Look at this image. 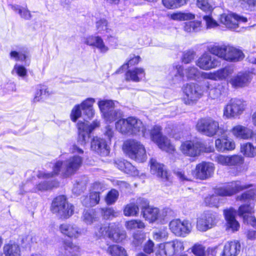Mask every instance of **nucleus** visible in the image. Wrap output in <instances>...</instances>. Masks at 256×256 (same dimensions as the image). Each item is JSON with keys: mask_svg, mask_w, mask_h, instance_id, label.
<instances>
[{"mask_svg": "<svg viewBox=\"0 0 256 256\" xmlns=\"http://www.w3.org/2000/svg\"><path fill=\"white\" fill-rule=\"evenodd\" d=\"M101 212L104 218L106 220L112 219L119 215L118 212L115 211L112 208H102L101 209Z\"/></svg>", "mask_w": 256, "mask_h": 256, "instance_id": "obj_51", "label": "nucleus"}, {"mask_svg": "<svg viewBox=\"0 0 256 256\" xmlns=\"http://www.w3.org/2000/svg\"><path fill=\"white\" fill-rule=\"evenodd\" d=\"M216 80H225L234 72V68L231 66H226L215 71Z\"/></svg>", "mask_w": 256, "mask_h": 256, "instance_id": "obj_39", "label": "nucleus"}, {"mask_svg": "<svg viewBox=\"0 0 256 256\" xmlns=\"http://www.w3.org/2000/svg\"><path fill=\"white\" fill-rule=\"evenodd\" d=\"M214 169V164L202 162L198 164L194 170L191 171L190 173L188 170H175L174 172L181 181H190L192 177L204 180L212 176Z\"/></svg>", "mask_w": 256, "mask_h": 256, "instance_id": "obj_4", "label": "nucleus"}, {"mask_svg": "<svg viewBox=\"0 0 256 256\" xmlns=\"http://www.w3.org/2000/svg\"><path fill=\"white\" fill-rule=\"evenodd\" d=\"M102 191V184L99 182L94 183L92 186V190L90 192L89 198H85L82 200L83 204L87 206H92L97 204L100 200V193Z\"/></svg>", "mask_w": 256, "mask_h": 256, "instance_id": "obj_23", "label": "nucleus"}, {"mask_svg": "<svg viewBox=\"0 0 256 256\" xmlns=\"http://www.w3.org/2000/svg\"><path fill=\"white\" fill-rule=\"evenodd\" d=\"M169 227L172 233L180 236H184L188 234L192 228L191 224L188 220H181L180 219L172 220L169 224Z\"/></svg>", "mask_w": 256, "mask_h": 256, "instance_id": "obj_21", "label": "nucleus"}, {"mask_svg": "<svg viewBox=\"0 0 256 256\" xmlns=\"http://www.w3.org/2000/svg\"><path fill=\"white\" fill-rule=\"evenodd\" d=\"M184 74L188 80H196L201 75V72L194 66H190L184 70Z\"/></svg>", "mask_w": 256, "mask_h": 256, "instance_id": "obj_44", "label": "nucleus"}, {"mask_svg": "<svg viewBox=\"0 0 256 256\" xmlns=\"http://www.w3.org/2000/svg\"><path fill=\"white\" fill-rule=\"evenodd\" d=\"M96 26L98 33L107 35L108 40L110 38H114V36H112V30L106 19L100 18L98 20L96 23Z\"/></svg>", "mask_w": 256, "mask_h": 256, "instance_id": "obj_34", "label": "nucleus"}, {"mask_svg": "<svg viewBox=\"0 0 256 256\" xmlns=\"http://www.w3.org/2000/svg\"><path fill=\"white\" fill-rule=\"evenodd\" d=\"M140 58L139 56H134L126 64H123L118 70L116 73H119L121 70L127 69L130 66H132L138 64L140 60Z\"/></svg>", "mask_w": 256, "mask_h": 256, "instance_id": "obj_58", "label": "nucleus"}, {"mask_svg": "<svg viewBox=\"0 0 256 256\" xmlns=\"http://www.w3.org/2000/svg\"><path fill=\"white\" fill-rule=\"evenodd\" d=\"M203 20L205 22L207 29L214 28L218 26V22L210 15L204 16Z\"/></svg>", "mask_w": 256, "mask_h": 256, "instance_id": "obj_59", "label": "nucleus"}, {"mask_svg": "<svg viewBox=\"0 0 256 256\" xmlns=\"http://www.w3.org/2000/svg\"><path fill=\"white\" fill-rule=\"evenodd\" d=\"M33 242V236L31 234H25L22 236L21 243L24 247L30 246Z\"/></svg>", "mask_w": 256, "mask_h": 256, "instance_id": "obj_64", "label": "nucleus"}, {"mask_svg": "<svg viewBox=\"0 0 256 256\" xmlns=\"http://www.w3.org/2000/svg\"><path fill=\"white\" fill-rule=\"evenodd\" d=\"M220 198L217 195H212L206 196L204 199V202L209 206H218Z\"/></svg>", "mask_w": 256, "mask_h": 256, "instance_id": "obj_57", "label": "nucleus"}, {"mask_svg": "<svg viewBox=\"0 0 256 256\" xmlns=\"http://www.w3.org/2000/svg\"><path fill=\"white\" fill-rule=\"evenodd\" d=\"M118 196V191L115 189H112L108 193L105 198L106 203L108 205L114 204L117 200Z\"/></svg>", "mask_w": 256, "mask_h": 256, "instance_id": "obj_52", "label": "nucleus"}, {"mask_svg": "<svg viewBox=\"0 0 256 256\" xmlns=\"http://www.w3.org/2000/svg\"><path fill=\"white\" fill-rule=\"evenodd\" d=\"M186 0H162L164 6L169 9L176 8L186 4Z\"/></svg>", "mask_w": 256, "mask_h": 256, "instance_id": "obj_47", "label": "nucleus"}, {"mask_svg": "<svg viewBox=\"0 0 256 256\" xmlns=\"http://www.w3.org/2000/svg\"><path fill=\"white\" fill-rule=\"evenodd\" d=\"M220 21L226 28L236 32H241L244 28L247 22L246 18L240 16L234 13L223 14L220 16Z\"/></svg>", "mask_w": 256, "mask_h": 256, "instance_id": "obj_10", "label": "nucleus"}, {"mask_svg": "<svg viewBox=\"0 0 256 256\" xmlns=\"http://www.w3.org/2000/svg\"><path fill=\"white\" fill-rule=\"evenodd\" d=\"M240 152L246 157L254 158L256 156V146L250 142H245L240 145Z\"/></svg>", "mask_w": 256, "mask_h": 256, "instance_id": "obj_38", "label": "nucleus"}, {"mask_svg": "<svg viewBox=\"0 0 256 256\" xmlns=\"http://www.w3.org/2000/svg\"><path fill=\"white\" fill-rule=\"evenodd\" d=\"M196 130L202 134L213 136L216 135L220 128L218 122L212 118H204L199 120L196 125Z\"/></svg>", "mask_w": 256, "mask_h": 256, "instance_id": "obj_15", "label": "nucleus"}, {"mask_svg": "<svg viewBox=\"0 0 256 256\" xmlns=\"http://www.w3.org/2000/svg\"><path fill=\"white\" fill-rule=\"evenodd\" d=\"M62 256H79L80 248L70 240H64L62 246L59 250Z\"/></svg>", "mask_w": 256, "mask_h": 256, "instance_id": "obj_29", "label": "nucleus"}, {"mask_svg": "<svg viewBox=\"0 0 256 256\" xmlns=\"http://www.w3.org/2000/svg\"><path fill=\"white\" fill-rule=\"evenodd\" d=\"M172 212L170 209L166 208L160 211L156 208L148 207L142 212L143 217L150 222H154L157 220H162L168 216Z\"/></svg>", "mask_w": 256, "mask_h": 256, "instance_id": "obj_18", "label": "nucleus"}, {"mask_svg": "<svg viewBox=\"0 0 256 256\" xmlns=\"http://www.w3.org/2000/svg\"><path fill=\"white\" fill-rule=\"evenodd\" d=\"M212 160L220 164L228 166L229 156L216 154Z\"/></svg>", "mask_w": 256, "mask_h": 256, "instance_id": "obj_55", "label": "nucleus"}, {"mask_svg": "<svg viewBox=\"0 0 256 256\" xmlns=\"http://www.w3.org/2000/svg\"><path fill=\"white\" fill-rule=\"evenodd\" d=\"M114 134V132L111 126H106L104 134L105 136H107V138L104 139L98 136L94 137L91 142L92 149L102 156L108 155L110 152L108 144L110 143Z\"/></svg>", "mask_w": 256, "mask_h": 256, "instance_id": "obj_6", "label": "nucleus"}, {"mask_svg": "<svg viewBox=\"0 0 256 256\" xmlns=\"http://www.w3.org/2000/svg\"><path fill=\"white\" fill-rule=\"evenodd\" d=\"M126 228L128 230L136 228H144L145 227L144 223L140 220H131L128 221L125 224Z\"/></svg>", "mask_w": 256, "mask_h": 256, "instance_id": "obj_50", "label": "nucleus"}, {"mask_svg": "<svg viewBox=\"0 0 256 256\" xmlns=\"http://www.w3.org/2000/svg\"><path fill=\"white\" fill-rule=\"evenodd\" d=\"M12 10L16 12H18L22 18L28 20L31 18V14L26 8H21L18 6H12Z\"/></svg>", "mask_w": 256, "mask_h": 256, "instance_id": "obj_56", "label": "nucleus"}, {"mask_svg": "<svg viewBox=\"0 0 256 256\" xmlns=\"http://www.w3.org/2000/svg\"><path fill=\"white\" fill-rule=\"evenodd\" d=\"M184 242L180 240L175 239L158 245L156 250L157 256H172L182 252L184 250Z\"/></svg>", "mask_w": 256, "mask_h": 256, "instance_id": "obj_11", "label": "nucleus"}, {"mask_svg": "<svg viewBox=\"0 0 256 256\" xmlns=\"http://www.w3.org/2000/svg\"><path fill=\"white\" fill-rule=\"evenodd\" d=\"M182 90L184 94V102L187 105H193L203 96L204 88L196 83L186 84L184 86Z\"/></svg>", "mask_w": 256, "mask_h": 256, "instance_id": "obj_8", "label": "nucleus"}, {"mask_svg": "<svg viewBox=\"0 0 256 256\" xmlns=\"http://www.w3.org/2000/svg\"><path fill=\"white\" fill-rule=\"evenodd\" d=\"M10 55L11 58H14L16 61H24L29 57L28 52L27 49L25 48H23L18 52L12 51Z\"/></svg>", "mask_w": 256, "mask_h": 256, "instance_id": "obj_43", "label": "nucleus"}, {"mask_svg": "<svg viewBox=\"0 0 256 256\" xmlns=\"http://www.w3.org/2000/svg\"><path fill=\"white\" fill-rule=\"evenodd\" d=\"M81 106L80 104L76 105L72 109L70 113V118L72 121L76 122L82 115Z\"/></svg>", "mask_w": 256, "mask_h": 256, "instance_id": "obj_60", "label": "nucleus"}, {"mask_svg": "<svg viewBox=\"0 0 256 256\" xmlns=\"http://www.w3.org/2000/svg\"><path fill=\"white\" fill-rule=\"evenodd\" d=\"M168 233L166 228L160 229L157 232H154V238L158 241H160L167 238Z\"/></svg>", "mask_w": 256, "mask_h": 256, "instance_id": "obj_62", "label": "nucleus"}, {"mask_svg": "<svg viewBox=\"0 0 256 256\" xmlns=\"http://www.w3.org/2000/svg\"><path fill=\"white\" fill-rule=\"evenodd\" d=\"M82 218L86 224H90L98 220L96 212L92 209L84 210L83 212Z\"/></svg>", "mask_w": 256, "mask_h": 256, "instance_id": "obj_40", "label": "nucleus"}, {"mask_svg": "<svg viewBox=\"0 0 256 256\" xmlns=\"http://www.w3.org/2000/svg\"><path fill=\"white\" fill-rule=\"evenodd\" d=\"M208 50L212 54L229 62H236L244 58L242 52L236 48L226 45H211Z\"/></svg>", "mask_w": 256, "mask_h": 256, "instance_id": "obj_5", "label": "nucleus"}, {"mask_svg": "<svg viewBox=\"0 0 256 256\" xmlns=\"http://www.w3.org/2000/svg\"><path fill=\"white\" fill-rule=\"evenodd\" d=\"M51 210L61 218L67 219L73 214L74 208L68 202L65 196H60L53 200Z\"/></svg>", "mask_w": 256, "mask_h": 256, "instance_id": "obj_7", "label": "nucleus"}, {"mask_svg": "<svg viewBox=\"0 0 256 256\" xmlns=\"http://www.w3.org/2000/svg\"><path fill=\"white\" fill-rule=\"evenodd\" d=\"M96 236L98 238L108 236L110 239L116 242H122L126 238V232L120 230L115 224H110L108 226H104L95 232Z\"/></svg>", "mask_w": 256, "mask_h": 256, "instance_id": "obj_12", "label": "nucleus"}, {"mask_svg": "<svg viewBox=\"0 0 256 256\" xmlns=\"http://www.w3.org/2000/svg\"><path fill=\"white\" fill-rule=\"evenodd\" d=\"M204 148L203 143L200 141L186 140L181 144L180 150L186 156L196 157L200 154Z\"/></svg>", "mask_w": 256, "mask_h": 256, "instance_id": "obj_17", "label": "nucleus"}, {"mask_svg": "<svg viewBox=\"0 0 256 256\" xmlns=\"http://www.w3.org/2000/svg\"><path fill=\"white\" fill-rule=\"evenodd\" d=\"M84 42L88 46L96 47L103 54L106 53L109 50L102 38L99 36H89L84 39Z\"/></svg>", "mask_w": 256, "mask_h": 256, "instance_id": "obj_30", "label": "nucleus"}, {"mask_svg": "<svg viewBox=\"0 0 256 256\" xmlns=\"http://www.w3.org/2000/svg\"><path fill=\"white\" fill-rule=\"evenodd\" d=\"M252 186V184H242L240 181L232 182L223 187L218 188L216 194L220 196H230Z\"/></svg>", "mask_w": 256, "mask_h": 256, "instance_id": "obj_19", "label": "nucleus"}, {"mask_svg": "<svg viewBox=\"0 0 256 256\" xmlns=\"http://www.w3.org/2000/svg\"><path fill=\"white\" fill-rule=\"evenodd\" d=\"M16 72L18 76L24 78L27 74L26 68L22 66L16 64L12 70V74Z\"/></svg>", "mask_w": 256, "mask_h": 256, "instance_id": "obj_63", "label": "nucleus"}, {"mask_svg": "<svg viewBox=\"0 0 256 256\" xmlns=\"http://www.w3.org/2000/svg\"><path fill=\"white\" fill-rule=\"evenodd\" d=\"M225 219L226 221V228L228 230H231L233 232L238 231L240 224L236 220L235 216L236 212L233 208H230L224 210Z\"/></svg>", "mask_w": 256, "mask_h": 256, "instance_id": "obj_28", "label": "nucleus"}, {"mask_svg": "<svg viewBox=\"0 0 256 256\" xmlns=\"http://www.w3.org/2000/svg\"><path fill=\"white\" fill-rule=\"evenodd\" d=\"M116 128L118 131L124 134L136 135L142 134L146 138L149 136L161 150L172 153L174 150V146L170 140L161 133V128L154 126L150 132L142 120L136 117L130 116L126 118H121L116 122Z\"/></svg>", "mask_w": 256, "mask_h": 256, "instance_id": "obj_1", "label": "nucleus"}, {"mask_svg": "<svg viewBox=\"0 0 256 256\" xmlns=\"http://www.w3.org/2000/svg\"><path fill=\"white\" fill-rule=\"evenodd\" d=\"M252 78L248 72H240L232 77L228 81L234 88H240L246 86L250 82Z\"/></svg>", "mask_w": 256, "mask_h": 256, "instance_id": "obj_25", "label": "nucleus"}, {"mask_svg": "<svg viewBox=\"0 0 256 256\" xmlns=\"http://www.w3.org/2000/svg\"><path fill=\"white\" fill-rule=\"evenodd\" d=\"M218 215L211 212H204L197 219L196 228L200 232H206L214 227L218 221Z\"/></svg>", "mask_w": 256, "mask_h": 256, "instance_id": "obj_16", "label": "nucleus"}, {"mask_svg": "<svg viewBox=\"0 0 256 256\" xmlns=\"http://www.w3.org/2000/svg\"><path fill=\"white\" fill-rule=\"evenodd\" d=\"M197 6L204 12H210L212 10V6L208 3V0H198Z\"/></svg>", "mask_w": 256, "mask_h": 256, "instance_id": "obj_61", "label": "nucleus"}, {"mask_svg": "<svg viewBox=\"0 0 256 256\" xmlns=\"http://www.w3.org/2000/svg\"><path fill=\"white\" fill-rule=\"evenodd\" d=\"M245 102L238 98L230 100L224 108V116L227 118H235L241 115L246 108Z\"/></svg>", "mask_w": 256, "mask_h": 256, "instance_id": "obj_13", "label": "nucleus"}, {"mask_svg": "<svg viewBox=\"0 0 256 256\" xmlns=\"http://www.w3.org/2000/svg\"><path fill=\"white\" fill-rule=\"evenodd\" d=\"M70 152L76 154L69 157L64 161H57L53 166L52 172H40L38 176L39 178L48 179L58 174L66 178L74 174L82 164L84 150L74 144L71 147Z\"/></svg>", "mask_w": 256, "mask_h": 256, "instance_id": "obj_2", "label": "nucleus"}, {"mask_svg": "<svg viewBox=\"0 0 256 256\" xmlns=\"http://www.w3.org/2000/svg\"><path fill=\"white\" fill-rule=\"evenodd\" d=\"M244 162V158L240 155L229 156L228 166H240Z\"/></svg>", "mask_w": 256, "mask_h": 256, "instance_id": "obj_48", "label": "nucleus"}, {"mask_svg": "<svg viewBox=\"0 0 256 256\" xmlns=\"http://www.w3.org/2000/svg\"><path fill=\"white\" fill-rule=\"evenodd\" d=\"M124 146L131 158L138 162H144L146 160L144 148L138 142L134 140H128L125 142Z\"/></svg>", "mask_w": 256, "mask_h": 256, "instance_id": "obj_14", "label": "nucleus"}, {"mask_svg": "<svg viewBox=\"0 0 256 256\" xmlns=\"http://www.w3.org/2000/svg\"><path fill=\"white\" fill-rule=\"evenodd\" d=\"M139 212V208L134 203L128 204L124 210V214L127 216H136Z\"/></svg>", "mask_w": 256, "mask_h": 256, "instance_id": "obj_46", "label": "nucleus"}, {"mask_svg": "<svg viewBox=\"0 0 256 256\" xmlns=\"http://www.w3.org/2000/svg\"><path fill=\"white\" fill-rule=\"evenodd\" d=\"M145 76V72L142 68H134L128 70L126 74V80L127 81L132 80L138 82Z\"/></svg>", "mask_w": 256, "mask_h": 256, "instance_id": "obj_36", "label": "nucleus"}, {"mask_svg": "<svg viewBox=\"0 0 256 256\" xmlns=\"http://www.w3.org/2000/svg\"><path fill=\"white\" fill-rule=\"evenodd\" d=\"M150 163L152 174L160 178L163 181H168L169 180L168 172L163 164L158 162L154 158H152Z\"/></svg>", "mask_w": 256, "mask_h": 256, "instance_id": "obj_27", "label": "nucleus"}, {"mask_svg": "<svg viewBox=\"0 0 256 256\" xmlns=\"http://www.w3.org/2000/svg\"><path fill=\"white\" fill-rule=\"evenodd\" d=\"M99 125L100 124L98 122H94L90 124H89L88 122H78V142L81 144L84 145L88 142L90 133Z\"/></svg>", "mask_w": 256, "mask_h": 256, "instance_id": "obj_20", "label": "nucleus"}, {"mask_svg": "<svg viewBox=\"0 0 256 256\" xmlns=\"http://www.w3.org/2000/svg\"><path fill=\"white\" fill-rule=\"evenodd\" d=\"M191 250L196 256H206L205 247L200 244H195L192 247Z\"/></svg>", "mask_w": 256, "mask_h": 256, "instance_id": "obj_54", "label": "nucleus"}, {"mask_svg": "<svg viewBox=\"0 0 256 256\" xmlns=\"http://www.w3.org/2000/svg\"><path fill=\"white\" fill-rule=\"evenodd\" d=\"M196 64L202 70H208L217 68L220 66V62L216 58L205 52L198 58Z\"/></svg>", "mask_w": 256, "mask_h": 256, "instance_id": "obj_22", "label": "nucleus"}, {"mask_svg": "<svg viewBox=\"0 0 256 256\" xmlns=\"http://www.w3.org/2000/svg\"><path fill=\"white\" fill-rule=\"evenodd\" d=\"M95 99L94 98H88L84 100L80 105L84 111V115L87 116L88 118H92L94 114V111L92 108L95 102Z\"/></svg>", "mask_w": 256, "mask_h": 256, "instance_id": "obj_37", "label": "nucleus"}, {"mask_svg": "<svg viewBox=\"0 0 256 256\" xmlns=\"http://www.w3.org/2000/svg\"><path fill=\"white\" fill-rule=\"evenodd\" d=\"M256 195L255 190H251L237 198L238 200L246 203L239 207L238 212V216L243 218L244 223L250 224L255 228H256V218L252 214L254 212V200Z\"/></svg>", "mask_w": 256, "mask_h": 256, "instance_id": "obj_3", "label": "nucleus"}, {"mask_svg": "<svg viewBox=\"0 0 256 256\" xmlns=\"http://www.w3.org/2000/svg\"><path fill=\"white\" fill-rule=\"evenodd\" d=\"M170 18L174 20H188L194 19L195 15L190 12H180L172 14Z\"/></svg>", "mask_w": 256, "mask_h": 256, "instance_id": "obj_41", "label": "nucleus"}, {"mask_svg": "<svg viewBox=\"0 0 256 256\" xmlns=\"http://www.w3.org/2000/svg\"><path fill=\"white\" fill-rule=\"evenodd\" d=\"M59 229L63 235L70 238H77L82 232V230L74 224H62L60 225Z\"/></svg>", "mask_w": 256, "mask_h": 256, "instance_id": "obj_24", "label": "nucleus"}, {"mask_svg": "<svg viewBox=\"0 0 256 256\" xmlns=\"http://www.w3.org/2000/svg\"><path fill=\"white\" fill-rule=\"evenodd\" d=\"M215 146L218 151L224 152L234 150L236 144L233 140L226 138L216 139L215 140Z\"/></svg>", "mask_w": 256, "mask_h": 256, "instance_id": "obj_32", "label": "nucleus"}, {"mask_svg": "<svg viewBox=\"0 0 256 256\" xmlns=\"http://www.w3.org/2000/svg\"><path fill=\"white\" fill-rule=\"evenodd\" d=\"M117 102L112 100H100L98 104L104 120L109 122H113L122 116L121 112L116 110L115 104Z\"/></svg>", "mask_w": 256, "mask_h": 256, "instance_id": "obj_9", "label": "nucleus"}, {"mask_svg": "<svg viewBox=\"0 0 256 256\" xmlns=\"http://www.w3.org/2000/svg\"><path fill=\"white\" fill-rule=\"evenodd\" d=\"M230 132L236 138L240 140H250L254 135L252 129L240 124L234 126Z\"/></svg>", "mask_w": 256, "mask_h": 256, "instance_id": "obj_26", "label": "nucleus"}, {"mask_svg": "<svg viewBox=\"0 0 256 256\" xmlns=\"http://www.w3.org/2000/svg\"><path fill=\"white\" fill-rule=\"evenodd\" d=\"M3 252L5 256H21L20 248L19 245L12 241L4 244Z\"/></svg>", "mask_w": 256, "mask_h": 256, "instance_id": "obj_35", "label": "nucleus"}, {"mask_svg": "<svg viewBox=\"0 0 256 256\" xmlns=\"http://www.w3.org/2000/svg\"><path fill=\"white\" fill-rule=\"evenodd\" d=\"M202 23L200 21L194 20L184 24V30L187 32H197L200 30Z\"/></svg>", "mask_w": 256, "mask_h": 256, "instance_id": "obj_42", "label": "nucleus"}, {"mask_svg": "<svg viewBox=\"0 0 256 256\" xmlns=\"http://www.w3.org/2000/svg\"><path fill=\"white\" fill-rule=\"evenodd\" d=\"M204 86L209 90L208 96L212 100H216L220 98L221 95V90L218 88H212V84L209 82H205L204 83Z\"/></svg>", "mask_w": 256, "mask_h": 256, "instance_id": "obj_45", "label": "nucleus"}, {"mask_svg": "<svg viewBox=\"0 0 256 256\" xmlns=\"http://www.w3.org/2000/svg\"><path fill=\"white\" fill-rule=\"evenodd\" d=\"M169 78L173 84H177L182 82L184 76V70L182 66L176 65L169 68Z\"/></svg>", "mask_w": 256, "mask_h": 256, "instance_id": "obj_33", "label": "nucleus"}, {"mask_svg": "<svg viewBox=\"0 0 256 256\" xmlns=\"http://www.w3.org/2000/svg\"><path fill=\"white\" fill-rule=\"evenodd\" d=\"M108 251L112 256H128L125 250L117 245L109 246Z\"/></svg>", "mask_w": 256, "mask_h": 256, "instance_id": "obj_49", "label": "nucleus"}, {"mask_svg": "<svg viewBox=\"0 0 256 256\" xmlns=\"http://www.w3.org/2000/svg\"><path fill=\"white\" fill-rule=\"evenodd\" d=\"M240 244L238 240L227 242L220 256H237L240 252Z\"/></svg>", "mask_w": 256, "mask_h": 256, "instance_id": "obj_31", "label": "nucleus"}, {"mask_svg": "<svg viewBox=\"0 0 256 256\" xmlns=\"http://www.w3.org/2000/svg\"><path fill=\"white\" fill-rule=\"evenodd\" d=\"M56 186L54 182H47L46 180L41 182L36 186L33 190L34 192H38V191L47 190Z\"/></svg>", "mask_w": 256, "mask_h": 256, "instance_id": "obj_53", "label": "nucleus"}]
</instances>
